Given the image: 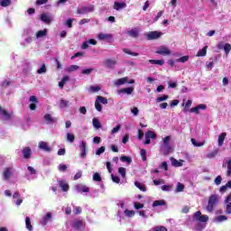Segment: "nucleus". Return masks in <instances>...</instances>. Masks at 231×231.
<instances>
[{"label":"nucleus","instance_id":"obj_17","mask_svg":"<svg viewBox=\"0 0 231 231\" xmlns=\"http://www.w3.org/2000/svg\"><path fill=\"white\" fill-rule=\"evenodd\" d=\"M24 160H28L32 156V149L30 147H24L22 151Z\"/></svg>","mask_w":231,"mask_h":231},{"label":"nucleus","instance_id":"obj_13","mask_svg":"<svg viewBox=\"0 0 231 231\" xmlns=\"http://www.w3.org/2000/svg\"><path fill=\"white\" fill-rule=\"evenodd\" d=\"M39 149L44 151L45 152H51V147L48 145V143L42 141L39 143Z\"/></svg>","mask_w":231,"mask_h":231},{"label":"nucleus","instance_id":"obj_29","mask_svg":"<svg viewBox=\"0 0 231 231\" xmlns=\"http://www.w3.org/2000/svg\"><path fill=\"white\" fill-rule=\"evenodd\" d=\"M25 226L27 230L33 231V226H32V220L30 219L29 217H26L25 218Z\"/></svg>","mask_w":231,"mask_h":231},{"label":"nucleus","instance_id":"obj_44","mask_svg":"<svg viewBox=\"0 0 231 231\" xmlns=\"http://www.w3.org/2000/svg\"><path fill=\"white\" fill-rule=\"evenodd\" d=\"M67 142H69L70 143H73L75 142V135L73 134H67Z\"/></svg>","mask_w":231,"mask_h":231},{"label":"nucleus","instance_id":"obj_27","mask_svg":"<svg viewBox=\"0 0 231 231\" xmlns=\"http://www.w3.org/2000/svg\"><path fill=\"white\" fill-rule=\"evenodd\" d=\"M225 138H226V133H222V134H219V136H218V147H223Z\"/></svg>","mask_w":231,"mask_h":231},{"label":"nucleus","instance_id":"obj_12","mask_svg":"<svg viewBox=\"0 0 231 231\" xmlns=\"http://www.w3.org/2000/svg\"><path fill=\"white\" fill-rule=\"evenodd\" d=\"M156 53H158V55L168 56V55H171V50H169V48L165 46H161L156 51Z\"/></svg>","mask_w":231,"mask_h":231},{"label":"nucleus","instance_id":"obj_55","mask_svg":"<svg viewBox=\"0 0 231 231\" xmlns=\"http://www.w3.org/2000/svg\"><path fill=\"white\" fill-rule=\"evenodd\" d=\"M118 172H119V174L122 176V178H125V174H126L125 168L120 167V168L118 169Z\"/></svg>","mask_w":231,"mask_h":231},{"label":"nucleus","instance_id":"obj_59","mask_svg":"<svg viewBox=\"0 0 231 231\" xmlns=\"http://www.w3.org/2000/svg\"><path fill=\"white\" fill-rule=\"evenodd\" d=\"M134 207L136 210H140V208H143V204L140 202H134Z\"/></svg>","mask_w":231,"mask_h":231},{"label":"nucleus","instance_id":"obj_25","mask_svg":"<svg viewBox=\"0 0 231 231\" xmlns=\"http://www.w3.org/2000/svg\"><path fill=\"white\" fill-rule=\"evenodd\" d=\"M126 5L125 2L119 3V2H115L114 4V9L120 11L123 10V8H125Z\"/></svg>","mask_w":231,"mask_h":231},{"label":"nucleus","instance_id":"obj_15","mask_svg":"<svg viewBox=\"0 0 231 231\" xmlns=\"http://www.w3.org/2000/svg\"><path fill=\"white\" fill-rule=\"evenodd\" d=\"M74 189L77 192H89V188L82 184H77Z\"/></svg>","mask_w":231,"mask_h":231},{"label":"nucleus","instance_id":"obj_26","mask_svg":"<svg viewBox=\"0 0 231 231\" xmlns=\"http://www.w3.org/2000/svg\"><path fill=\"white\" fill-rule=\"evenodd\" d=\"M46 35H48V29L38 31L36 32V39H42V37H46Z\"/></svg>","mask_w":231,"mask_h":231},{"label":"nucleus","instance_id":"obj_33","mask_svg":"<svg viewBox=\"0 0 231 231\" xmlns=\"http://www.w3.org/2000/svg\"><path fill=\"white\" fill-rule=\"evenodd\" d=\"M124 214L125 217H134V214H136V212L134 210L125 209Z\"/></svg>","mask_w":231,"mask_h":231},{"label":"nucleus","instance_id":"obj_9","mask_svg":"<svg viewBox=\"0 0 231 231\" xmlns=\"http://www.w3.org/2000/svg\"><path fill=\"white\" fill-rule=\"evenodd\" d=\"M145 36L147 37L148 41H154L162 37V32L153 31V32H147Z\"/></svg>","mask_w":231,"mask_h":231},{"label":"nucleus","instance_id":"obj_34","mask_svg":"<svg viewBox=\"0 0 231 231\" xmlns=\"http://www.w3.org/2000/svg\"><path fill=\"white\" fill-rule=\"evenodd\" d=\"M1 115L4 120H10V118H12V116L5 109L1 111Z\"/></svg>","mask_w":231,"mask_h":231},{"label":"nucleus","instance_id":"obj_51","mask_svg":"<svg viewBox=\"0 0 231 231\" xmlns=\"http://www.w3.org/2000/svg\"><path fill=\"white\" fill-rule=\"evenodd\" d=\"M58 169L60 172H66L68 171V166H66V164H60Z\"/></svg>","mask_w":231,"mask_h":231},{"label":"nucleus","instance_id":"obj_37","mask_svg":"<svg viewBox=\"0 0 231 231\" xmlns=\"http://www.w3.org/2000/svg\"><path fill=\"white\" fill-rule=\"evenodd\" d=\"M12 5V0H1L0 6L6 8V6H10Z\"/></svg>","mask_w":231,"mask_h":231},{"label":"nucleus","instance_id":"obj_23","mask_svg":"<svg viewBox=\"0 0 231 231\" xmlns=\"http://www.w3.org/2000/svg\"><path fill=\"white\" fill-rule=\"evenodd\" d=\"M223 167H226V176H231V159L226 160V164H223Z\"/></svg>","mask_w":231,"mask_h":231},{"label":"nucleus","instance_id":"obj_63","mask_svg":"<svg viewBox=\"0 0 231 231\" xmlns=\"http://www.w3.org/2000/svg\"><path fill=\"white\" fill-rule=\"evenodd\" d=\"M95 107L97 111H99V112L102 111V105H100V103L97 100H96L95 102Z\"/></svg>","mask_w":231,"mask_h":231},{"label":"nucleus","instance_id":"obj_47","mask_svg":"<svg viewBox=\"0 0 231 231\" xmlns=\"http://www.w3.org/2000/svg\"><path fill=\"white\" fill-rule=\"evenodd\" d=\"M230 50H231L230 43H225L224 51H225L226 55H228L230 53Z\"/></svg>","mask_w":231,"mask_h":231},{"label":"nucleus","instance_id":"obj_22","mask_svg":"<svg viewBox=\"0 0 231 231\" xmlns=\"http://www.w3.org/2000/svg\"><path fill=\"white\" fill-rule=\"evenodd\" d=\"M99 41H108L109 39H113V34H107V33H99L98 34Z\"/></svg>","mask_w":231,"mask_h":231},{"label":"nucleus","instance_id":"obj_1","mask_svg":"<svg viewBox=\"0 0 231 231\" xmlns=\"http://www.w3.org/2000/svg\"><path fill=\"white\" fill-rule=\"evenodd\" d=\"M172 148L171 147V136H166L162 139V143H161V152L162 154L167 155L171 152Z\"/></svg>","mask_w":231,"mask_h":231},{"label":"nucleus","instance_id":"obj_60","mask_svg":"<svg viewBox=\"0 0 231 231\" xmlns=\"http://www.w3.org/2000/svg\"><path fill=\"white\" fill-rule=\"evenodd\" d=\"M221 181H223V178L221 177V175H218L215 179V185H221Z\"/></svg>","mask_w":231,"mask_h":231},{"label":"nucleus","instance_id":"obj_4","mask_svg":"<svg viewBox=\"0 0 231 231\" xmlns=\"http://www.w3.org/2000/svg\"><path fill=\"white\" fill-rule=\"evenodd\" d=\"M124 84H134V79L129 80L128 77L121 78L114 81V86H124Z\"/></svg>","mask_w":231,"mask_h":231},{"label":"nucleus","instance_id":"obj_49","mask_svg":"<svg viewBox=\"0 0 231 231\" xmlns=\"http://www.w3.org/2000/svg\"><path fill=\"white\" fill-rule=\"evenodd\" d=\"M80 67H79V65H71L69 68L67 69V71H69V73H71L72 71H77V69H79Z\"/></svg>","mask_w":231,"mask_h":231},{"label":"nucleus","instance_id":"obj_36","mask_svg":"<svg viewBox=\"0 0 231 231\" xmlns=\"http://www.w3.org/2000/svg\"><path fill=\"white\" fill-rule=\"evenodd\" d=\"M92 124H93V126L95 127V129H100V127H102L100 121H98V119H97V118H93Z\"/></svg>","mask_w":231,"mask_h":231},{"label":"nucleus","instance_id":"obj_30","mask_svg":"<svg viewBox=\"0 0 231 231\" xmlns=\"http://www.w3.org/2000/svg\"><path fill=\"white\" fill-rule=\"evenodd\" d=\"M134 185L135 187H137V189H139V190H142L143 192L147 191V188H145V185L143 183L135 181Z\"/></svg>","mask_w":231,"mask_h":231},{"label":"nucleus","instance_id":"obj_32","mask_svg":"<svg viewBox=\"0 0 231 231\" xmlns=\"http://www.w3.org/2000/svg\"><path fill=\"white\" fill-rule=\"evenodd\" d=\"M208 46H205L202 50H199L197 53V57H205L207 55V50Z\"/></svg>","mask_w":231,"mask_h":231},{"label":"nucleus","instance_id":"obj_58","mask_svg":"<svg viewBox=\"0 0 231 231\" xmlns=\"http://www.w3.org/2000/svg\"><path fill=\"white\" fill-rule=\"evenodd\" d=\"M10 84H12V81L5 79V80H4V81L1 83V86H2V88H8V87L10 86Z\"/></svg>","mask_w":231,"mask_h":231},{"label":"nucleus","instance_id":"obj_57","mask_svg":"<svg viewBox=\"0 0 231 231\" xmlns=\"http://www.w3.org/2000/svg\"><path fill=\"white\" fill-rule=\"evenodd\" d=\"M122 129V125H118L117 126L114 127L111 131V134H116V133H118Z\"/></svg>","mask_w":231,"mask_h":231},{"label":"nucleus","instance_id":"obj_52","mask_svg":"<svg viewBox=\"0 0 231 231\" xmlns=\"http://www.w3.org/2000/svg\"><path fill=\"white\" fill-rule=\"evenodd\" d=\"M189 60V56H183L181 58H179L175 60V62H182L185 63Z\"/></svg>","mask_w":231,"mask_h":231},{"label":"nucleus","instance_id":"obj_19","mask_svg":"<svg viewBox=\"0 0 231 231\" xmlns=\"http://www.w3.org/2000/svg\"><path fill=\"white\" fill-rule=\"evenodd\" d=\"M228 217L225 215H220L213 218V223H224V221H227Z\"/></svg>","mask_w":231,"mask_h":231},{"label":"nucleus","instance_id":"obj_3","mask_svg":"<svg viewBox=\"0 0 231 231\" xmlns=\"http://www.w3.org/2000/svg\"><path fill=\"white\" fill-rule=\"evenodd\" d=\"M92 12H95V5H89L88 6H82L78 8L77 13L80 15H85L86 14H91Z\"/></svg>","mask_w":231,"mask_h":231},{"label":"nucleus","instance_id":"obj_28","mask_svg":"<svg viewBox=\"0 0 231 231\" xmlns=\"http://www.w3.org/2000/svg\"><path fill=\"white\" fill-rule=\"evenodd\" d=\"M170 160L171 162L172 167H182L183 166V162H179L178 160L174 159V157H171Z\"/></svg>","mask_w":231,"mask_h":231},{"label":"nucleus","instance_id":"obj_41","mask_svg":"<svg viewBox=\"0 0 231 231\" xmlns=\"http://www.w3.org/2000/svg\"><path fill=\"white\" fill-rule=\"evenodd\" d=\"M163 205H165V200H155L152 203V207H162Z\"/></svg>","mask_w":231,"mask_h":231},{"label":"nucleus","instance_id":"obj_18","mask_svg":"<svg viewBox=\"0 0 231 231\" xmlns=\"http://www.w3.org/2000/svg\"><path fill=\"white\" fill-rule=\"evenodd\" d=\"M127 33L130 37H133V39H137V37H140V31L137 28L128 31Z\"/></svg>","mask_w":231,"mask_h":231},{"label":"nucleus","instance_id":"obj_6","mask_svg":"<svg viewBox=\"0 0 231 231\" xmlns=\"http://www.w3.org/2000/svg\"><path fill=\"white\" fill-rule=\"evenodd\" d=\"M79 151H80V153H79L80 158L85 159L86 156H88V143L86 142L82 141L80 143Z\"/></svg>","mask_w":231,"mask_h":231},{"label":"nucleus","instance_id":"obj_10","mask_svg":"<svg viewBox=\"0 0 231 231\" xmlns=\"http://www.w3.org/2000/svg\"><path fill=\"white\" fill-rule=\"evenodd\" d=\"M43 120L47 125H50V124H55V122H57V118L51 116L50 114H45Z\"/></svg>","mask_w":231,"mask_h":231},{"label":"nucleus","instance_id":"obj_42","mask_svg":"<svg viewBox=\"0 0 231 231\" xmlns=\"http://www.w3.org/2000/svg\"><path fill=\"white\" fill-rule=\"evenodd\" d=\"M99 104H107V98L101 97V96H97V99H96Z\"/></svg>","mask_w":231,"mask_h":231},{"label":"nucleus","instance_id":"obj_24","mask_svg":"<svg viewBox=\"0 0 231 231\" xmlns=\"http://www.w3.org/2000/svg\"><path fill=\"white\" fill-rule=\"evenodd\" d=\"M3 178L5 181H8V180H10V178H12V171H10V168H7L5 170V171L3 173Z\"/></svg>","mask_w":231,"mask_h":231},{"label":"nucleus","instance_id":"obj_61","mask_svg":"<svg viewBox=\"0 0 231 231\" xmlns=\"http://www.w3.org/2000/svg\"><path fill=\"white\" fill-rule=\"evenodd\" d=\"M167 98H169V96H162V97H157V102H165V100H167Z\"/></svg>","mask_w":231,"mask_h":231},{"label":"nucleus","instance_id":"obj_16","mask_svg":"<svg viewBox=\"0 0 231 231\" xmlns=\"http://www.w3.org/2000/svg\"><path fill=\"white\" fill-rule=\"evenodd\" d=\"M106 68H109L110 69H115V67L116 66V60L108 59L105 61Z\"/></svg>","mask_w":231,"mask_h":231},{"label":"nucleus","instance_id":"obj_39","mask_svg":"<svg viewBox=\"0 0 231 231\" xmlns=\"http://www.w3.org/2000/svg\"><path fill=\"white\" fill-rule=\"evenodd\" d=\"M140 155H141L143 162H147V151H145V149H142L140 151Z\"/></svg>","mask_w":231,"mask_h":231},{"label":"nucleus","instance_id":"obj_38","mask_svg":"<svg viewBox=\"0 0 231 231\" xmlns=\"http://www.w3.org/2000/svg\"><path fill=\"white\" fill-rule=\"evenodd\" d=\"M145 138H152V140L156 139V134L152 131H148L145 135H144Z\"/></svg>","mask_w":231,"mask_h":231},{"label":"nucleus","instance_id":"obj_54","mask_svg":"<svg viewBox=\"0 0 231 231\" xmlns=\"http://www.w3.org/2000/svg\"><path fill=\"white\" fill-rule=\"evenodd\" d=\"M103 152H106L105 146H101L99 149H97L96 152V154H97V156H100V154H103Z\"/></svg>","mask_w":231,"mask_h":231},{"label":"nucleus","instance_id":"obj_14","mask_svg":"<svg viewBox=\"0 0 231 231\" xmlns=\"http://www.w3.org/2000/svg\"><path fill=\"white\" fill-rule=\"evenodd\" d=\"M23 73H30V71H32V63L30 62V60H25L23 61Z\"/></svg>","mask_w":231,"mask_h":231},{"label":"nucleus","instance_id":"obj_7","mask_svg":"<svg viewBox=\"0 0 231 231\" xmlns=\"http://www.w3.org/2000/svg\"><path fill=\"white\" fill-rule=\"evenodd\" d=\"M53 15L48 13H43L41 15V21H42V23H45V24H51L53 21Z\"/></svg>","mask_w":231,"mask_h":231},{"label":"nucleus","instance_id":"obj_62","mask_svg":"<svg viewBox=\"0 0 231 231\" xmlns=\"http://www.w3.org/2000/svg\"><path fill=\"white\" fill-rule=\"evenodd\" d=\"M152 231H167V228L163 226H155Z\"/></svg>","mask_w":231,"mask_h":231},{"label":"nucleus","instance_id":"obj_56","mask_svg":"<svg viewBox=\"0 0 231 231\" xmlns=\"http://www.w3.org/2000/svg\"><path fill=\"white\" fill-rule=\"evenodd\" d=\"M161 189L164 192H171V189H172V186H171V185H163V186H162Z\"/></svg>","mask_w":231,"mask_h":231},{"label":"nucleus","instance_id":"obj_5","mask_svg":"<svg viewBox=\"0 0 231 231\" xmlns=\"http://www.w3.org/2000/svg\"><path fill=\"white\" fill-rule=\"evenodd\" d=\"M52 218H53V214H51V212H48L40 220V225H42V226H46V225H48L49 223H51Z\"/></svg>","mask_w":231,"mask_h":231},{"label":"nucleus","instance_id":"obj_48","mask_svg":"<svg viewBox=\"0 0 231 231\" xmlns=\"http://www.w3.org/2000/svg\"><path fill=\"white\" fill-rule=\"evenodd\" d=\"M217 152H219V150L215 149L213 152L208 154V158H216V156H217Z\"/></svg>","mask_w":231,"mask_h":231},{"label":"nucleus","instance_id":"obj_53","mask_svg":"<svg viewBox=\"0 0 231 231\" xmlns=\"http://www.w3.org/2000/svg\"><path fill=\"white\" fill-rule=\"evenodd\" d=\"M93 180L94 181H102V177H100V173H98V172L94 173Z\"/></svg>","mask_w":231,"mask_h":231},{"label":"nucleus","instance_id":"obj_11","mask_svg":"<svg viewBox=\"0 0 231 231\" xmlns=\"http://www.w3.org/2000/svg\"><path fill=\"white\" fill-rule=\"evenodd\" d=\"M82 226H84V222L82 220H74L72 224V228H74V230L82 231Z\"/></svg>","mask_w":231,"mask_h":231},{"label":"nucleus","instance_id":"obj_8","mask_svg":"<svg viewBox=\"0 0 231 231\" xmlns=\"http://www.w3.org/2000/svg\"><path fill=\"white\" fill-rule=\"evenodd\" d=\"M193 217L194 219H196L197 221H199L200 223H207V221H208V216L207 215L201 216V211H197L194 214Z\"/></svg>","mask_w":231,"mask_h":231},{"label":"nucleus","instance_id":"obj_35","mask_svg":"<svg viewBox=\"0 0 231 231\" xmlns=\"http://www.w3.org/2000/svg\"><path fill=\"white\" fill-rule=\"evenodd\" d=\"M68 106H69V101L64 100V99H60V109H64V107H68Z\"/></svg>","mask_w":231,"mask_h":231},{"label":"nucleus","instance_id":"obj_20","mask_svg":"<svg viewBox=\"0 0 231 231\" xmlns=\"http://www.w3.org/2000/svg\"><path fill=\"white\" fill-rule=\"evenodd\" d=\"M58 185L60 187L63 192H68V190H69V185H68L64 180H59Z\"/></svg>","mask_w":231,"mask_h":231},{"label":"nucleus","instance_id":"obj_21","mask_svg":"<svg viewBox=\"0 0 231 231\" xmlns=\"http://www.w3.org/2000/svg\"><path fill=\"white\" fill-rule=\"evenodd\" d=\"M133 91H134V88L129 87V88H126L119 89L118 94L120 95L122 93H125V95H132Z\"/></svg>","mask_w":231,"mask_h":231},{"label":"nucleus","instance_id":"obj_50","mask_svg":"<svg viewBox=\"0 0 231 231\" xmlns=\"http://www.w3.org/2000/svg\"><path fill=\"white\" fill-rule=\"evenodd\" d=\"M37 73L39 75H42L43 73H46V65L42 64V67L37 70Z\"/></svg>","mask_w":231,"mask_h":231},{"label":"nucleus","instance_id":"obj_64","mask_svg":"<svg viewBox=\"0 0 231 231\" xmlns=\"http://www.w3.org/2000/svg\"><path fill=\"white\" fill-rule=\"evenodd\" d=\"M226 204V214H231V202Z\"/></svg>","mask_w":231,"mask_h":231},{"label":"nucleus","instance_id":"obj_43","mask_svg":"<svg viewBox=\"0 0 231 231\" xmlns=\"http://www.w3.org/2000/svg\"><path fill=\"white\" fill-rule=\"evenodd\" d=\"M121 162L127 163L128 165H130L131 162H133V160L131 159V157L128 156H122L121 157Z\"/></svg>","mask_w":231,"mask_h":231},{"label":"nucleus","instance_id":"obj_45","mask_svg":"<svg viewBox=\"0 0 231 231\" xmlns=\"http://www.w3.org/2000/svg\"><path fill=\"white\" fill-rule=\"evenodd\" d=\"M184 189H185V185H183L180 182L177 183L176 192H183Z\"/></svg>","mask_w":231,"mask_h":231},{"label":"nucleus","instance_id":"obj_31","mask_svg":"<svg viewBox=\"0 0 231 231\" xmlns=\"http://www.w3.org/2000/svg\"><path fill=\"white\" fill-rule=\"evenodd\" d=\"M150 64H157L158 66H163L165 60H149Z\"/></svg>","mask_w":231,"mask_h":231},{"label":"nucleus","instance_id":"obj_46","mask_svg":"<svg viewBox=\"0 0 231 231\" xmlns=\"http://www.w3.org/2000/svg\"><path fill=\"white\" fill-rule=\"evenodd\" d=\"M124 53H126L127 55H132L133 57H138V52H133L129 51L128 49H124L123 50Z\"/></svg>","mask_w":231,"mask_h":231},{"label":"nucleus","instance_id":"obj_2","mask_svg":"<svg viewBox=\"0 0 231 231\" xmlns=\"http://www.w3.org/2000/svg\"><path fill=\"white\" fill-rule=\"evenodd\" d=\"M218 203H219V197L217 195H211L208 199L206 210H208V212H214V208Z\"/></svg>","mask_w":231,"mask_h":231},{"label":"nucleus","instance_id":"obj_40","mask_svg":"<svg viewBox=\"0 0 231 231\" xmlns=\"http://www.w3.org/2000/svg\"><path fill=\"white\" fill-rule=\"evenodd\" d=\"M191 143L194 145V147H203V145H205V142L198 143V141H196L194 138L191 139Z\"/></svg>","mask_w":231,"mask_h":231}]
</instances>
